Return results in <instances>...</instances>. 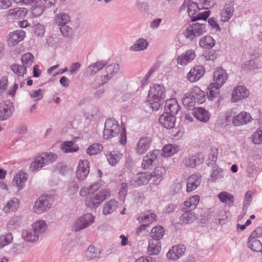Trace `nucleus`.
<instances>
[{
  "mask_svg": "<svg viewBox=\"0 0 262 262\" xmlns=\"http://www.w3.org/2000/svg\"><path fill=\"white\" fill-rule=\"evenodd\" d=\"M102 185V184L97 182L80 190L79 194L81 196L85 197L84 203L87 207L96 208L111 195L110 191L106 189L99 190Z\"/></svg>",
  "mask_w": 262,
  "mask_h": 262,
  "instance_id": "1",
  "label": "nucleus"
},
{
  "mask_svg": "<svg viewBox=\"0 0 262 262\" xmlns=\"http://www.w3.org/2000/svg\"><path fill=\"white\" fill-rule=\"evenodd\" d=\"M165 96V88L158 84L150 86L148 92V101L153 110H158L163 103Z\"/></svg>",
  "mask_w": 262,
  "mask_h": 262,
  "instance_id": "2",
  "label": "nucleus"
},
{
  "mask_svg": "<svg viewBox=\"0 0 262 262\" xmlns=\"http://www.w3.org/2000/svg\"><path fill=\"white\" fill-rule=\"evenodd\" d=\"M184 3L187 5V12L188 15L192 18V21L201 19L206 20L209 16V11H205L203 12L199 13L201 9L197 3L187 1H185Z\"/></svg>",
  "mask_w": 262,
  "mask_h": 262,
  "instance_id": "3",
  "label": "nucleus"
},
{
  "mask_svg": "<svg viewBox=\"0 0 262 262\" xmlns=\"http://www.w3.org/2000/svg\"><path fill=\"white\" fill-rule=\"evenodd\" d=\"M226 120L228 122H232L235 126H239L250 122L252 118L248 113L243 111L236 115V113L232 110L227 113Z\"/></svg>",
  "mask_w": 262,
  "mask_h": 262,
  "instance_id": "4",
  "label": "nucleus"
},
{
  "mask_svg": "<svg viewBox=\"0 0 262 262\" xmlns=\"http://www.w3.org/2000/svg\"><path fill=\"white\" fill-rule=\"evenodd\" d=\"M120 130L121 127L115 119L112 118L107 119L103 130V138L105 139L114 138L119 134Z\"/></svg>",
  "mask_w": 262,
  "mask_h": 262,
  "instance_id": "5",
  "label": "nucleus"
},
{
  "mask_svg": "<svg viewBox=\"0 0 262 262\" xmlns=\"http://www.w3.org/2000/svg\"><path fill=\"white\" fill-rule=\"evenodd\" d=\"M52 203V197L43 195L35 201L33 206V211L37 214H41L51 208Z\"/></svg>",
  "mask_w": 262,
  "mask_h": 262,
  "instance_id": "6",
  "label": "nucleus"
},
{
  "mask_svg": "<svg viewBox=\"0 0 262 262\" xmlns=\"http://www.w3.org/2000/svg\"><path fill=\"white\" fill-rule=\"evenodd\" d=\"M206 32L204 24L196 23L190 25L186 29L184 34L187 38L193 40L194 38L200 36Z\"/></svg>",
  "mask_w": 262,
  "mask_h": 262,
  "instance_id": "7",
  "label": "nucleus"
},
{
  "mask_svg": "<svg viewBox=\"0 0 262 262\" xmlns=\"http://www.w3.org/2000/svg\"><path fill=\"white\" fill-rule=\"evenodd\" d=\"M94 222V217L86 213L79 217L73 225V230L78 231L91 225Z\"/></svg>",
  "mask_w": 262,
  "mask_h": 262,
  "instance_id": "8",
  "label": "nucleus"
},
{
  "mask_svg": "<svg viewBox=\"0 0 262 262\" xmlns=\"http://www.w3.org/2000/svg\"><path fill=\"white\" fill-rule=\"evenodd\" d=\"M249 90L244 85H238L234 87L232 93L231 101L236 102L248 97Z\"/></svg>",
  "mask_w": 262,
  "mask_h": 262,
  "instance_id": "9",
  "label": "nucleus"
},
{
  "mask_svg": "<svg viewBox=\"0 0 262 262\" xmlns=\"http://www.w3.org/2000/svg\"><path fill=\"white\" fill-rule=\"evenodd\" d=\"M12 103L9 101L0 102V120H6L9 119L14 111Z\"/></svg>",
  "mask_w": 262,
  "mask_h": 262,
  "instance_id": "10",
  "label": "nucleus"
},
{
  "mask_svg": "<svg viewBox=\"0 0 262 262\" xmlns=\"http://www.w3.org/2000/svg\"><path fill=\"white\" fill-rule=\"evenodd\" d=\"M205 68L201 65L195 66L191 69L187 75V79L191 82H195L203 76Z\"/></svg>",
  "mask_w": 262,
  "mask_h": 262,
  "instance_id": "11",
  "label": "nucleus"
},
{
  "mask_svg": "<svg viewBox=\"0 0 262 262\" xmlns=\"http://www.w3.org/2000/svg\"><path fill=\"white\" fill-rule=\"evenodd\" d=\"M176 118L173 115L165 112L159 118L160 124L167 129L173 128L176 124Z\"/></svg>",
  "mask_w": 262,
  "mask_h": 262,
  "instance_id": "12",
  "label": "nucleus"
},
{
  "mask_svg": "<svg viewBox=\"0 0 262 262\" xmlns=\"http://www.w3.org/2000/svg\"><path fill=\"white\" fill-rule=\"evenodd\" d=\"M186 251V247L183 245L173 246L168 251L167 257L169 259L176 260L182 256Z\"/></svg>",
  "mask_w": 262,
  "mask_h": 262,
  "instance_id": "13",
  "label": "nucleus"
},
{
  "mask_svg": "<svg viewBox=\"0 0 262 262\" xmlns=\"http://www.w3.org/2000/svg\"><path fill=\"white\" fill-rule=\"evenodd\" d=\"M152 178L151 173L142 172L134 177L130 182V185L133 187H136L142 185H144L149 182V180Z\"/></svg>",
  "mask_w": 262,
  "mask_h": 262,
  "instance_id": "14",
  "label": "nucleus"
},
{
  "mask_svg": "<svg viewBox=\"0 0 262 262\" xmlns=\"http://www.w3.org/2000/svg\"><path fill=\"white\" fill-rule=\"evenodd\" d=\"M89 165V162L86 160H80L79 162L76 170V177L78 179L84 180L87 177L90 171Z\"/></svg>",
  "mask_w": 262,
  "mask_h": 262,
  "instance_id": "15",
  "label": "nucleus"
},
{
  "mask_svg": "<svg viewBox=\"0 0 262 262\" xmlns=\"http://www.w3.org/2000/svg\"><path fill=\"white\" fill-rule=\"evenodd\" d=\"M151 139L148 137H143L138 141L135 148L136 152L138 155L145 154L150 148Z\"/></svg>",
  "mask_w": 262,
  "mask_h": 262,
  "instance_id": "16",
  "label": "nucleus"
},
{
  "mask_svg": "<svg viewBox=\"0 0 262 262\" xmlns=\"http://www.w3.org/2000/svg\"><path fill=\"white\" fill-rule=\"evenodd\" d=\"M213 78V83L222 86L228 79V75L223 68H217L214 72Z\"/></svg>",
  "mask_w": 262,
  "mask_h": 262,
  "instance_id": "17",
  "label": "nucleus"
},
{
  "mask_svg": "<svg viewBox=\"0 0 262 262\" xmlns=\"http://www.w3.org/2000/svg\"><path fill=\"white\" fill-rule=\"evenodd\" d=\"M26 36V33L23 30H16L9 34L8 44L9 46H13L19 42L23 40Z\"/></svg>",
  "mask_w": 262,
  "mask_h": 262,
  "instance_id": "18",
  "label": "nucleus"
},
{
  "mask_svg": "<svg viewBox=\"0 0 262 262\" xmlns=\"http://www.w3.org/2000/svg\"><path fill=\"white\" fill-rule=\"evenodd\" d=\"M192 114L197 120L202 122L206 123L210 118V114L209 111L201 107L194 108Z\"/></svg>",
  "mask_w": 262,
  "mask_h": 262,
  "instance_id": "19",
  "label": "nucleus"
},
{
  "mask_svg": "<svg viewBox=\"0 0 262 262\" xmlns=\"http://www.w3.org/2000/svg\"><path fill=\"white\" fill-rule=\"evenodd\" d=\"M27 179V173L22 170H20L14 175L12 184L18 190L22 189L25 186Z\"/></svg>",
  "mask_w": 262,
  "mask_h": 262,
  "instance_id": "20",
  "label": "nucleus"
},
{
  "mask_svg": "<svg viewBox=\"0 0 262 262\" xmlns=\"http://www.w3.org/2000/svg\"><path fill=\"white\" fill-rule=\"evenodd\" d=\"M160 154L159 150H155L148 152L143 158L142 163V168L145 169H148L152 165L153 162L157 159Z\"/></svg>",
  "mask_w": 262,
  "mask_h": 262,
  "instance_id": "21",
  "label": "nucleus"
},
{
  "mask_svg": "<svg viewBox=\"0 0 262 262\" xmlns=\"http://www.w3.org/2000/svg\"><path fill=\"white\" fill-rule=\"evenodd\" d=\"M191 93V96L195 98L196 102L199 104H202L206 101V94L205 92L201 90L198 86H194L189 91Z\"/></svg>",
  "mask_w": 262,
  "mask_h": 262,
  "instance_id": "22",
  "label": "nucleus"
},
{
  "mask_svg": "<svg viewBox=\"0 0 262 262\" xmlns=\"http://www.w3.org/2000/svg\"><path fill=\"white\" fill-rule=\"evenodd\" d=\"M201 177L197 174H192L187 179L186 191L188 192L195 190L200 184Z\"/></svg>",
  "mask_w": 262,
  "mask_h": 262,
  "instance_id": "23",
  "label": "nucleus"
},
{
  "mask_svg": "<svg viewBox=\"0 0 262 262\" xmlns=\"http://www.w3.org/2000/svg\"><path fill=\"white\" fill-rule=\"evenodd\" d=\"M165 110L166 112L173 115L177 114L180 111V106L175 99L167 100L165 102Z\"/></svg>",
  "mask_w": 262,
  "mask_h": 262,
  "instance_id": "24",
  "label": "nucleus"
},
{
  "mask_svg": "<svg viewBox=\"0 0 262 262\" xmlns=\"http://www.w3.org/2000/svg\"><path fill=\"white\" fill-rule=\"evenodd\" d=\"M234 9L232 5L226 4L221 11V20L223 22L228 21L233 16Z\"/></svg>",
  "mask_w": 262,
  "mask_h": 262,
  "instance_id": "25",
  "label": "nucleus"
},
{
  "mask_svg": "<svg viewBox=\"0 0 262 262\" xmlns=\"http://www.w3.org/2000/svg\"><path fill=\"white\" fill-rule=\"evenodd\" d=\"M195 57L194 51L188 50L185 54H181L178 57V63L181 65H186L191 61Z\"/></svg>",
  "mask_w": 262,
  "mask_h": 262,
  "instance_id": "26",
  "label": "nucleus"
},
{
  "mask_svg": "<svg viewBox=\"0 0 262 262\" xmlns=\"http://www.w3.org/2000/svg\"><path fill=\"white\" fill-rule=\"evenodd\" d=\"M106 74L104 77L103 82L102 83H105L109 79H110L114 75L117 74L119 71V65L117 63H113L108 65L106 67Z\"/></svg>",
  "mask_w": 262,
  "mask_h": 262,
  "instance_id": "27",
  "label": "nucleus"
},
{
  "mask_svg": "<svg viewBox=\"0 0 262 262\" xmlns=\"http://www.w3.org/2000/svg\"><path fill=\"white\" fill-rule=\"evenodd\" d=\"M200 200L199 195H194L190 196L186 201L184 202L183 209H194L198 205Z\"/></svg>",
  "mask_w": 262,
  "mask_h": 262,
  "instance_id": "28",
  "label": "nucleus"
},
{
  "mask_svg": "<svg viewBox=\"0 0 262 262\" xmlns=\"http://www.w3.org/2000/svg\"><path fill=\"white\" fill-rule=\"evenodd\" d=\"M196 219V217L193 212L186 211L180 217L179 223L182 225L189 224L193 223Z\"/></svg>",
  "mask_w": 262,
  "mask_h": 262,
  "instance_id": "29",
  "label": "nucleus"
},
{
  "mask_svg": "<svg viewBox=\"0 0 262 262\" xmlns=\"http://www.w3.org/2000/svg\"><path fill=\"white\" fill-rule=\"evenodd\" d=\"M161 249L160 240L151 238L149 241L148 251L151 255L158 254Z\"/></svg>",
  "mask_w": 262,
  "mask_h": 262,
  "instance_id": "30",
  "label": "nucleus"
},
{
  "mask_svg": "<svg viewBox=\"0 0 262 262\" xmlns=\"http://www.w3.org/2000/svg\"><path fill=\"white\" fill-rule=\"evenodd\" d=\"M179 150V147L178 145L168 144L163 147L162 154L164 157H169L176 154Z\"/></svg>",
  "mask_w": 262,
  "mask_h": 262,
  "instance_id": "31",
  "label": "nucleus"
},
{
  "mask_svg": "<svg viewBox=\"0 0 262 262\" xmlns=\"http://www.w3.org/2000/svg\"><path fill=\"white\" fill-rule=\"evenodd\" d=\"M215 40L210 36H205L199 40V46L204 49H211L215 46Z\"/></svg>",
  "mask_w": 262,
  "mask_h": 262,
  "instance_id": "32",
  "label": "nucleus"
},
{
  "mask_svg": "<svg viewBox=\"0 0 262 262\" xmlns=\"http://www.w3.org/2000/svg\"><path fill=\"white\" fill-rule=\"evenodd\" d=\"M217 198L222 203L229 205H232L234 202V196L227 191L221 192L218 194Z\"/></svg>",
  "mask_w": 262,
  "mask_h": 262,
  "instance_id": "33",
  "label": "nucleus"
},
{
  "mask_svg": "<svg viewBox=\"0 0 262 262\" xmlns=\"http://www.w3.org/2000/svg\"><path fill=\"white\" fill-rule=\"evenodd\" d=\"M248 247L252 251L262 253V243L256 238L249 237L248 242Z\"/></svg>",
  "mask_w": 262,
  "mask_h": 262,
  "instance_id": "34",
  "label": "nucleus"
},
{
  "mask_svg": "<svg viewBox=\"0 0 262 262\" xmlns=\"http://www.w3.org/2000/svg\"><path fill=\"white\" fill-rule=\"evenodd\" d=\"M221 87L222 86L213 83L210 84L207 92V97L209 100H213L219 96Z\"/></svg>",
  "mask_w": 262,
  "mask_h": 262,
  "instance_id": "35",
  "label": "nucleus"
},
{
  "mask_svg": "<svg viewBox=\"0 0 262 262\" xmlns=\"http://www.w3.org/2000/svg\"><path fill=\"white\" fill-rule=\"evenodd\" d=\"M19 203V200L16 198H14L8 202L4 207L3 210L6 213L15 211L18 208Z\"/></svg>",
  "mask_w": 262,
  "mask_h": 262,
  "instance_id": "36",
  "label": "nucleus"
},
{
  "mask_svg": "<svg viewBox=\"0 0 262 262\" xmlns=\"http://www.w3.org/2000/svg\"><path fill=\"white\" fill-rule=\"evenodd\" d=\"M118 207V203L115 200H111L107 202L103 208V214L106 215L114 212Z\"/></svg>",
  "mask_w": 262,
  "mask_h": 262,
  "instance_id": "37",
  "label": "nucleus"
},
{
  "mask_svg": "<svg viewBox=\"0 0 262 262\" xmlns=\"http://www.w3.org/2000/svg\"><path fill=\"white\" fill-rule=\"evenodd\" d=\"M46 164L44 157L42 156V154H41L40 156L36 157L35 160L31 164L30 168L32 171H36L41 168Z\"/></svg>",
  "mask_w": 262,
  "mask_h": 262,
  "instance_id": "38",
  "label": "nucleus"
},
{
  "mask_svg": "<svg viewBox=\"0 0 262 262\" xmlns=\"http://www.w3.org/2000/svg\"><path fill=\"white\" fill-rule=\"evenodd\" d=\"M33 1V2L31 4H29V5L32 6V14L34 16L37 17L40 16L43 13L45 8L46 7L41 4L37 3V1L36 0Z\"/></svg>",
  "mask_w": 262,
  "mask_h": 262,
  "instance_id": "39",
  "label": "nucleus"
},
{
  "mask_svg": "<svg viewBox=\"0 0 262 262\" xmlns=\"http://www.w3.org/2000/svg\"><path fill=\"white\" fill-rule=\"evenodd\" d=\"M32 228L35 232L39 235V234L45 232L47 229V224L45 221L39 220L32 224Z\"/></svg>",
  "mask_w": 262,
  "mask_h": 262,
  "instance_id": "40",
  "label": "nucleus"
},
{
  "mask_svg": "<svg viewBox=\"0 0 262 262\" xmlns=\"http://www.w3.org/2000/svg\"><path fill=\"white\" fill-rule=\"evenodd\" d=\"M191 95L190 92L189 91L182 98V103L183 105L189 109L193 107L196 102L195 98H194V97Z\"/></svg>",
  "mask_w": 262,
  "mask_h": 262,
  "instance_id": "41",
  "label": "nucleus"
},
{
  "mask_svg": "<svg viewBox=\"0 0 262 262\" xmlns=\"http://www.w3.org/2000/svg\"><path fill=\"white\" fill-rule=\"evenodd\" d=\"M38 235L33 230H24L22 236L24 239L29 242H35L38 238Z\"/></svg>",
  "mask_w": 262,
  "mask_h": 262,
  "instance_id": "42",
  "label": "nucleus"
},
{
  "mask_svg": "<svg viewBox=\"0 0 262 262\" xmlns=\"http://www.w3.org/2000/svg\"><path fill=\"white\" fill-rule=\"evenodd\" d=\"M28 10L24 8H16L9 11V14L14 16L16 18H23L26 16Z\"/></svg>",
  "mask_w": 262,
  "mask_h": 262,
  "instance_id": "43",
  "label": "nucleus"
},
{
  "mask_svg": "<svg viewBox=\"0 0 262 262\" xmlns=\"http://www.w3.org/2000/svg\"><path fill=\"white\" fill-rule=\"evenodd\" d=\"M165 233L164 228L161 226H156L153 228L150 232V236L152 238L160 240Z\"/></svg>",
  "mask_w": 262,
  "mask_h": 262,
  "instance_id": "44",
  "label": "nucleus"
},
{
  "mask_svg": "<svg viewBox=\"0 0 262 262\" xmlns=\"http://www.w3.org/2000/svg\"><path fill=\"white\" fill-rule=\"evenodd\" d=\"M242 69L245 71H252L260 68L257 60H250L242 65Z\"/></svg>",
  "mask_w": 262,
  "mask_h": 262,
  "instance_id": "45",
  "label": "nucleus"
},
{
  "mask_svg": "<svg viewBox=\"0 0 262 262\" xmlns=\"http://www.w3.org/2000/svg\"><path fill=\"white\" fill-rule=\"evenodd\" d=\"M165 172L166 171L164 167L161 166L157 167L155 169L154 174L152 175V177L155 178V180H154L155 183H159L161 181Z\"/></svg>",
  "mask_w": 262,
  "mask_h": 262,
  "instance_id": "46",
  "label": "nucleus"
},
{
  "mask_svg": "<svg viewBox=\"0 0 262 262\" xmlns=\"http://www.w3.org/2000/svg\"><path fill=\"white\" fill-rule=\"evenodd\" d=\"M147 41L142 38L136 41V43L131 47V50L135 51H141L146 49L148 46Z\"/></svg>",
  "mask_w": 262,
  "mask_h": 262,
  "instance_id": "47",
  "label": "nucleus"
},
{
  "mask_svg": "<svg viewBox=\"0 0 262 262\" xmlns=\"http://www.w3.org/2000/svg\"><path fill=\"white\" fill-rule=\"evenodd\" d=\"M78 149L77 145L72 141L64 142L62 145L61 149L64 152H75Z\"/></svg>",
  "mask_w": 262,
  "mask_h": 262,
  "instance_id": "48",
  "label": "nucleus"
},
{
  "mask_svg": "<svg viewBox=\"0 0 262 262\" xmlns=\"http://www.w3.org/2000/svg\"><path fill=\"white\" fill-rule=\"evenodd\" d=\"M106 64V62L104 61H97L89 66V70L92 74H95L101 70Z\"/></svg>",
  "mask_w": 262,
  "mask_h": 262,
  "instance_id": "49",
  "label": "nucleus"
},
{
  "mask_svg": "<svg viewBox=\"0 0 262 262\" xmlns=\"http://www.w3.org/2000/svg\"><path fill=\"white\" fill-rule=\"evenodd\" d=\"M34 58L31 53H27L24 54L21 58L23 65L26 67L31 66L34 62Z\"/></svg>",
  "mask_w": 262,
  "mask_h": 262,
  "instance_id": "50",
  "label": "nucleus"
},
{
  "mask_svg": "<svg viewBox=\"0 0 262 262\" xmlns=\"http://www.w3.org/2000/svg\"><path fill=\"white\" fill-rule=\"evenodd\" d=\"M103 148V146L101 144L95 143L90 146L86 151L90 155H94L100 153Z\"/></svg>",
  "mask_w": 262,
  "mask_h": 262,
  "instance_id": "51",
  "label": "nucleus"
},
{
  "mask_svg": "<svg viewBox=\"0 0 262 262\" xmlns=\"http://www.w3.org/2000/svg\"><path fill=\"white\" fill-rule=\"evenodd\" d=\"M11 69L18 76H23L27 72L26 67L23 65L14 64L11 66Z\"/></svg>",
  "mask_w": 262,
  "mask_h": 262,
  "instance_id": "52",
  "label": "nucleus"
},
{
  "mask_svg": "<svg viewBox=\"0 0 262 262\" xmlns=\"http://www.w3.org/2000/svg\"><path fill=\"white\" fill-rule=\"evenodd\" d=\"M70 17L68 14L60 13L56 16L55 21L58 25L67 24L70 21Z\"/></svg>",
  "mask_w": 262,
  "mask_h": 262,
  "instance_id": "53",
  "label": "nucleus"
},
{
  "mask_svg": "<svg viewBox=\"0 0 262 262\" xmlns=\"http://www.w3.org/2000/svg\"><path fill=\"white\" fill-rule=\"evenodd\" d=\"M137 220L140 223L142 222L152 223L156 221V215L154 213L142 214L137 218Z\"/></svg>",
  "mask_w": 262,
  "mask_h": 262,
  "instance_id": "54",
  "label": "nucleus"
},
{
  "mask_svg": "<svg viewBox=\"0 0 262 262\" xmlns=\"http://www.w3.org/2000/svg\"><path fill=\"white\" fill-rule=\"evenodd\" d=\"M108 162L112 165H115L120 159V156L114 152H110L106 155Z\"/></svg>",
  "mask_w": 262,
  "mask_h": 262,
  "instance_id": "55",
  "label": "nucleus"
},
{
  "mask_svg": "<svg viewBox=\"0 0 262 262\" xmlns=\"http://www.w3.org/2000/svg\"><path fill=\"white\" fill-rule=\"evenodd\" d=\"M13 239L11 233H7L6 235L0 236V248H2L10 243Z\"/></svg>",
  "mask_w": 262,
  "mask_h": 262,
  "instance_id": "56",
  "label": "nucleus"
},
{
  "mask_svg": "<svg viewBox=\"0 0 262 262\" xmlns=\"http://www.w3.org/2000/svg\"><path fill=\"white\" fill-rule=\"evenodd\" d=\"M33 32L36 36H42L45 33V29L43 25L38 23L33 27Z\"/></svg>",
  "mask_w": 262,
  "mask_h": 262,
  "instance_id": "57",
  "label": "nucleus"
},
{
  "mask_svg": "<svg viewBox=\"0 0 262 262\" xmlns=\"http://www.w3.org/2000/svg\"><path fill=\"white\" fill-rule=\"evenodd\" d=\"M252 141L255 144L262 143V128L258 129L252 136Z\"/></svg>",
  "mask_w": 262,
  "mask_h": 262,
  "instance_id": "58",
  "label": "nucleus"
},
{
  "mask_svg": "<svg viewBox=\"0 0 262 262\" xmlns=\"http://www.w3.org/2000/svg\"><path fill=\"white\" fill-rule=\"evenodd\" d=\"M198 162V159L196 156H191L185 160V165L186 166L194 167L196 165Z\"/></svg>",
  "mask_w": 262,
  "mask_h": 262,
  "instance_id": "59",
  "label": "nucleus"
},
{
  "mask_svg": "<svg viewBox=\"0 0 262 262\" xmlns=\"http://www.w3.org/2000/svg\"><path fill=\"white\" fill-rule=\"evenodd\" d=\"M42 156L44 157L45 161L46 163L52 162L55 161L57 158V155L54 153L50 152V153H42Z\"/></svg>",
  "mask_w": 262,
  "mask_h": 262,
  "instance_id": "60",
  "label": "nucleus"
},
{
  "mask_svg": "<svg viewBox=\"0 0 262 262\" xmlns=\"http://www.w3.org/2000/svg\"><path fill=\"white\" fill-rule=\"evenodd\" d=\"M127 192V184L126 183H122L121 185L119 194L120 198L123 200Z\"/></svg>",
  "mask_w": 262,
  "mask_h": 262,
  "instance_id": "61",
  "label": "nucleus"
},
{
  "mask_svg": "<svg viewBox=\"0 0 262 262\" xmlns=\"http://www.w3.org/2000/svg\"><path fill=\"white\" fill-rule=\"evenodd\" d=\"M29 94L30 97L32 98H36L37 100H40L42 98V92L40 89L37 90H32Z\"/></svg>",
  "mask_w": 262,
  "mask_h": 262,
  "instance_id": "62",
  "label": "nucleus"
},
{
  "mask_svg": "<svg viewBox=\"0 0 262 262\" xmlns=\"http://www.w3.org/2000/svg\"><path fill=\"white\" fill-rule=\"evenodd\" d=\"M8 83V78L6 76L3 77L0 79V94L6 90Z\"/></svg>",
  "mask_w": 262,
  "mask_h": 262,
  "instance_id": "63",
  "label": "nucleus"
},
{
  "mask_svg": "<svg viewBox=\"0 0 262 262\" xmlns=\"http://www.w3.org/2000/svg\"><path fill=\"white\" fill-rule=\"evenodd\" d=\"M261 236L262 227H258L251 233L249 237L257 238Z\"/></svg>",
  "mask_w": 262,
  "mask_h": 262,
  "instance_id": "64",
  "label": "nucleus"
}]
</instances>
